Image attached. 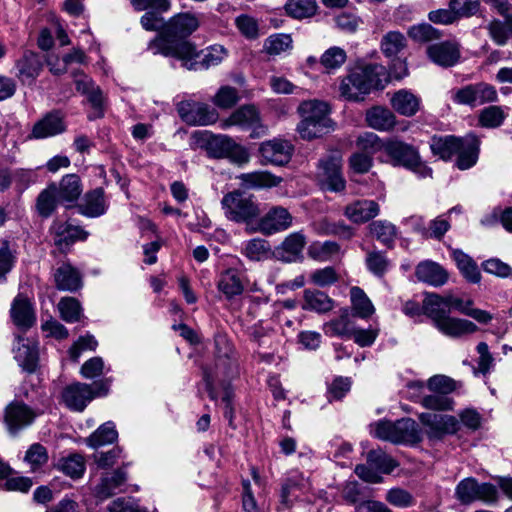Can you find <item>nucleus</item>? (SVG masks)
Here are the masks:
<instances>
[{
	"mask_svg": "<svg viewBox=\"0 0 512 512\" xmlns=\"http://www.w3.org/2000/svg\"><path fill=\"white\" fill-rule=\"evenodd\" d=\"M385 67L379 64L356 66L340 79L339 95L352 102L363 101L372 90L383 88Z\"/></svg>",
	"mask_w": 512,
	"mask_h": 512,
	"instance_id": "f257e3e1",
	"label": "nucleus"
},
{
	"mask_svg": "<svg viewBox=\"0 0 512 512\" xmlns=\"http://www.w3.org/2000/svg\"><path fill=\"white\" fill-rule=\"evenodd\" d=\"M215 363L203 369V379L211 400L217 399L215 384L224 383L237 372V353L226 334L217 333L214 336Z\"/></svg>",
	"mask_w": 512,
	"mask_h": 512,
	"instance_id": "f03ea898",
	"label": "nucleus"
},
{
	"mask_svg": "<svg viewBox=\"0 0 512 512\" xmlns=\"http://www.w3.org/2000/svg\"><path fill=\"white\" fill-rule=\"evenodd\" d=\"M430 149L443 160H450L453 155H457V168L466 170L473 167L478 160L480 140L474 134L465 137L434 136L430 142Z\"/></svg>",
	"mask_w": 512,
	"mask_h": 512,
	"instance_id": "7ed1b4c3",
	"label": "nucleus"
},
{
	"mask_svg": "<svg viewBox=\"0 0 512 512\" xmlns=\"http://www.w3.org/2000/svg\"><path fill=\"white\" fill-rule=\"evenodd\" d=\"M162 55L173 57L182 62L188 70H204L221 63L226 55L222 46H211L205 52H198L190 41L170 43L165 40L158 42Z\"/></svg>",
	"mask_w": 512,
	"mask_h": 512,
	"instance_id": "20e7f679",
	"label": "nucleus"
},
{
	"mask_svg": "<svg viewBox=\"0 0 512 512\" xmlns=\"http://www.w3.org/2000/svg\"><path fill=\"white\" fill-rule=\"evenodd\" d=\"M297 112L301 121L297 125V132L303 140H313L322 137L332 128V120L329 117L328 103L313 99L300 103Z\"/></svg>",
	"mask_w": 512,
	"mask_h": 512,
	"instance_id": "39448f33",
	"label": "nucleus"
},
{
	"mask_svg": "<svg viewBox=\"0 0 512 512\" xmlns=\"http://www.w3.org/2000/svg\"><path fill=\"white\" fill-rule=\"evenodd\" d=\"M192 138L203 146L212 158H229L237 164L249 161V153L227 135H213L207 131H195Z\"/></svg>",
	"mask_w": 512,
	"mask_h": 512,
	"instance_id": "423d86ee",
	"label": "nucleus"
},
{
	"mask_svg": "<svg viewBox=\"0 0 512 512\" xmlns=\"http://www.w3.org/2000/svg\"><path fill=\"white\" fill-rule=\"evenodd\" d=\"M374 437L394 444L417 443L421 440L418 424L411 418L395 422L380 420L370 425Z\"/></svg>",
	"mask_w": 512,
	"mask_h": 512,
	"instance_id": "0eeeda50",
	"label": "nucleus"
},
{
	"mask_svg": "<svg viewBox=\"0 0 512 512\" xmlns=\"http://www.w3.org/2000/svg\"><path fill=\"white\" fill-rule=\"evenodd\" d=\"M384 153L393 166H403L422 178L432 176V169L422 162L417 148L411 144L398 139H389L385 142Z\"/></svg>",
	"mask_w": 512,
	"mask_h": 512,
	"instance_id": "6e6552de",
	"label": "nucleus"
},
{
	"mask_svg": "<svg viewBox=\"0 0 512 512\" xmlns=\"http://www.w3.org/2000/svg\"><path fill=\"white\" fill-rule=\"evenodd\" d=\"M226 218L236 223H250L260 215L254 197L240 190L225 194L221 200Z\"/></svg>",
	"mask_w": 512,
	"mask_h": 512,
	"instance_id": "1a4fd4ad",
	"label": "nucleus"
},
{
	"mask_svg": "<svg viewBox=\"0 0 512 512\" xmlns=\"http://www.w3.org/2000/svg\"><path fill=\"white\" fill-rule=\"evenodd\" d=\"M200 26V20L195 14L185 12L174 15L166 22L164 31L161 37L153 40L149 48L153 50L154 54H162L159 49L158 42L165 40L170 43H178L180 41H187L193 32Z\"/></svg>",
	"mask_w": 512,
	"mask_h": 512,
	"instance_id": "9d476101",
	"label": "nucleus"
},
{
	"mask_svg": "<svg viewBox=\"0 0 512 512\" xmlns=\"http://www.w3.org/2000/svg\"><path fill=\"white\" fill-rule=\"evenodd\" d=\"M367 464H359L355 467L356 475L369 483H380L383 478L380 475L390 474L398 462L382 449H373L367 453Z\"/></svg>",
	"mask_w": 512,
	"mask_h": 512,
	"instance_id": "9b49d317",
	"label": "nucleus"
},
{
	"mask_svg": "<svg viewBox=\"0 0 512 512\" xmlns=\"http://www.w3.org/2000/svg\"><path fill=\"white\" fill-rule=\"evenodd\" d=\"M455 497L463 505H469L475 501L492 504L498 500V491L491 483H479L475 478L469 477L457 484Z\"/></svg>",
	"mask_w": 512,
	"mask_h": 512,
	"instance_id": "f8f14e48",
	"label": "nucleus"
},
{
	"mask_svg": "<svg viewBox=\"0 0 512 512\" xmlns=\"http://www.w3.org/2000/svg\"><path fill=\"white\" fill-rule=\"evenodd\" d=\"M94 385L97 391H94L91 385L86 383L77 382L67 386L62 392V399L66 406L71 410L80 412L94 397L107 394V383L96 382Z\"/></svg>",
	"mask_w": 512,
	"mask_h": 512,
	"instance_id": "ddd939ff",
	"label": "nucleus"
},
{
	"mask_svg": "<svg viewBox=\"0 0 512 512\" xmlns=\"http://www.w3.org/2000/svg\"><path fill=\"white\" fill-rule=\"evenodd\" d=\"M311 490L310 480L300 472H293L281 485L280 504L284 508H291L297 501H310Z\"/></svg>",
	"mask_w": 512,
	"mask_h": 512,
	"instance_id": "4468645a",
	"label": "nucleus"
},
{
	"mask_svg": "<svg viewBox=\"0 0 512 512\" xmlns=\"http://www.w3.org/2000/svg\"><path fill=\"white\" fill-rule=\"evenodd\" d=\"M341 495L347 503L356 505L355 512H391L381 502L367 500L368 487L357 481H347L342 487Z\"/></svg>",
	"mask_w": 512,
	"mask_h": 512,
	"instance_id": "2eb2a0df",
	"label": "nucleus"
},
{
	"mask_svg": "<svg viewBox=\"0 0 512 512\" xmlns=\"http://www.w3.org/2000/svg\"><path fill=\"white\" fill-rule=\"evenodd\" d=\"M258 151L262 164L284 166L289 163L292 158L294 145L287 139L275 137L262 142Z\"/></svg>",
	"mask_w": 512,
	"mask_h": 512,
	"instance_id": "dca6fc26",
	"label": "nucleus"
},
{
	"mask_svg": "<svg viewBox=\"0 0 512 512\" xmlns=\"http://www.w3.org/2000/svg\"><path fill=\"white\" fill-rule=\"evenodd\" d=\"M419 420L425 427L426 434L431 440H441L445 435L456 434L460 429L458 419L452 415L421 413Z\"/></svg>",
	"mask_w": 512,
	"mask_h": 512,
	"instance_id": "f3484780",
	"label": "nucleus"
},
{
	"mask_svg": "<svg viewBox=\"0 0 512 512\" xmlns=\"http://www.w3.org/2000/svg\"><path fill=\"white\" fill-rule=\"evenodd\" d=\"M36 417L35 410L21 400L10 402L4 410V423L11 435H17L30 426Z\"/></svg>",
	"mask_w": 512,
	"mask_h": 512,
	"instance_id": "a211bd4d",
	"label": "nucleus"
},
{
	"mask_svg": "<svg viewBox=\"0 0 512 512\" xmlns=\"http://www.w3.org/2000/svg\"><path fill=\"white\" fill-rule=\"evenodd\" d=\"M319 176L323 188L332 192H342L346 181L342 175V157L339 153H333L320 160Z\"/></svg>",
	"mask_w": 512,
	"mask_h": 512,
	"instance_id": "6ab92c4d",
	"label": "nucleus"
},
{
	"mask_svg": "<svg viewBox=\"0 0 512 512\" xmlns=\"http://www.w3.org/2000/svg\"><path fill=\"white\" fill-rule=\"evenodd\" d=\"M239 126L242 129H252V138L265 133L266 128L261 124L259 111L254 105H243L235 110L220 124L222 129Z\"/></svg>",
	"mask_w": 512,
	"mask_h": 512,
	"instance_id": "aec40b11",
	"label": "nucleus"
},
{
	"mask_svg": "<svg viewBox=\"0 0 512 512\" xmlns=\"http://www.w3.org/2000/svg\"><path fill=\"white\" fill-rule=\"evenodd\" d=\"M44 67L43 57L31 50H24L14 64L15 77L24 85H32Z\"/></svg>",
	"mask_w": 512,
	"mask_h": 512,
	"instance_id": "412c9836",
	"label": "nucleus"
},
{
	"mask_svg": "<svg viewBox=\"0 0 512 512\" xmlns=\"http://www.w3.org/2000/svg\"><path fill=\"white\" fill-rule=\"evenodd\" d=\"M65 115L60 110H52L44 114L32 127L29 139H46L60 135L66 131Z\"/></svg>",
	"mask_w": 512,
	"mask_h": 512,
	"instance_id": "4be33fe9",
	"label": "nucleus"
},
{
	"mask_svg": "<svg viewBox=\"0 0 512 512\" xmlns=\"http://www.w3.org/2000/svg\"><path fill=\"white\" fill-rule=\"evenodd\" d=\"M293 224V216L283 206H272L258 220V231L264 235H273L289 229Z\"/></svg>",
	"mask_w": 512,
	"mask_h": 512,
	"instance_id": "5701e85b",
	"label": "nucleus"
},
{
	"mask_svg": "<svg viewBox=\"0 0 512 512\" xmlns=\"http://www.w3.org/2000/svg\"><path fill=\"white\" fill-rule=\"evenodd\" d=\"M50 233L53 237L55 246L62 251L69 248L76 241H82L88 237L87 231H85L81 226L74 225L69 221H53L50 227Z\"/></svg>",
	"mask_w": 512,
	"mask_h": 512,
	"instance_id": "b1692460",
	"label": "nucleus"
},
{
	"mask_svg": "<svg viewBox=\"0 0 512 512\" xmlns=\"http://www.w3.org/2000/svg\"><path fill=\"white\" fill-rule=\"evenodd\" d=\"M178 112L183 121L193 126H207L218 120L217 111L204 103H182Z\"/></svg>",
	"mask_w": 512,
	"mask_h": 512,
	"instance_id": "393cba45",
	"label": "nucleus"
},
{
	"mask_svg": "<svg viewBox=\"0 0 512 512\" xmlns=\"http://www.w3.org/2000/svg\"><path fill=\"white\" fill-rule=\"evenodd\" d=\"M13 352L14 359L23 371L27 373H34L36 371L39 361L36 341L19 336L14 344Z\"/></svg>",
	"mask_w": 512,
	"mask_h": 512,
	"instance_id": "a878e982",
	"label": "nucleus"
},
{
	"mask_svg": "<svg viewBox=\"0 0 512 512\" xmlns=\"http://www.w3.org/2000/svg\"><path fill=\"white\" fill-rule=\"evenodd\" d=\"M109 208L103 188L98 187L85 193L80 204L77 205L78 212L88 218H97L104 215Z\"/></svg>",
	"mask_w": 512,
	"mask_h": 512,
	"instance_id": "bb28decb",
	"label": "nucleus"
},
{
	"mask_svg": "<svg viewBox=\"0 0 512 512\" xmlns=\"http://www.w3.org/2000/svg\"><path fill=\"white\" fill-rule=\"evenodd\" d=\"M426 53L433 63L442 67L454 66L460 58L459 46L452 41H443L429 45Z\"/></svg>",
	"mask_w": 512,
	"mask_h": 512,
	"instance_id": "cd10ccee",
	"label": "nucleus"
},
{
	"mask_svg": "<svg viewBox=\"0 0 512 512\" xmlns=\"http://www.w3.org/2000/svg\"><path fill=\"white\" fill-rule=\"evenodd\" d=\"M306 244V237L301 232L289 234L276 248L275 255L282 262L292 263L303 258L302 251Z\"/></svg>",
	"mask_w": 512,
	"mask_h": 512,
	"instance_id": "c85d7f7f",
	"label": "nucleus"
},
{
	"mask_svg": "<svg viewBox=\"0 0 512 512\" xmlns=\"http://www.w3.org/2000/svg\"><path fill=\"white\" fill-rule=\"evenodd\" d=\"M58 290L75 292L82 287V277L77 268L69 262H62L53 272Z\"/></svg>",
	"mask_w": 512,
	"mask_h": 512,
	"instance_id": "c756f323",
	"label": "nucleus"
},
{
	"mask_svg": "<svg viewBox=\"0 0 512 512\" xmlns=\"http://www.w3.org/2000/svg\"><path fill=\"white\" fill-rule=\"evenodd\" d=\"M380 212L374 200H358L346 206L344 215L354 223H365L375 218Z\"/></svg>",
	"mask_w": 512,
	"mask_h": 512,
	"instance_id": "7c9ffc66",
	"label": "nucleus"
},
{
	"mask_svg": "<svg viewBox=\"0 0 512 512\" xmlns=\"http://www.w3.org/2000/svg\"><path fill=\"white\" fill-rule=\"evenodd\" d=\"M354 327V315L348 309H342L338 317L324 324L323 331L330 337L351 338Z\"/></svg>",
	"mask_w": 512,
	"mask_h": 512,
	"instance_id": "2f4dec72",
	"label": "nucleus"
},
{
	"mask_svg": "<svg viewBox=\"0 0 512 512\" xmlns=\"http://www.w3.org/2000/svg\"><path fill=\"white\" fill-rule=\"evenodd\" d=\"M10 315L16 326L25 329L30 328L36 320L32 304L21 294L14 298Z\"/></svg>",
	"mask_w": 512,
	"mask_h": 512,
	"instance_id": "473e14b6",
	"label": "nucleus"
},
{
	"mask_svg": "<svg viewBox=\"0 0 512 512\" xmlns=\"http://www.w3.org/2000/svg\"><path fill=\"white\" fill-rule=\"evenodd\" d=\"M422 310L426 316H428L434 326H437L444 318H447L450 314V309L446 300L445 295L441 296L437 293L426 294Z\"/></svg>",
	"mask_w": 512,
	"mask_h": 512,
	"instance_id": "72a5a7b5",
	"label": "nucleus"
},
{
	"mask_svg": "<svg viewBox=\"0 0 512 512\" xmlns=\"http://www.w3.org/2000/svg\"><path fill=\"white\" fill-rule=\"evenodd\" d=\"M415 275L419 281L435 287L442 286L448 281V273L446 270L433 261H423L419 263L416 267Z\"/></svg>",
	"mask_w": 512,
	"mask_h": 512,
	"instance_id": "f704fd0d",
	"label": "nucleus"
},
{
	"mask_svg": "<svg viewBox=\"0 0 512 512\" xmlns=\"http://www.w3.org/2000/svg\"><path fill=\"white\" fill-rule=\"evenodd\" d=\"M126 480V473L122 469H117L113 473L103 476L100 483L95 487V497L101 501L110 498L121 491V487Z\"/></svg>",
	"mask_w": 512,
	"mask_h": 512,
	"instance_id": "c9c22d12",
	"label": "nucleus"
},
{
	"mask_svg": "<svg viewBox=\"0 0 512 512\" xmlns=\"http://www.w3.org/2000/svg\"><path fill=\"white\" fill-rule=\"evenodd\" d=\"M82 184L79 176L76 174L65 175L57 187V196L59 203L70 207L71 203L76 202L82 194Z\"/></svg>",
	"mask_w": 512,
	"mask_h": 512,
	"instance_id": "e433bc0d",
	"label": "nucleus"
},
{
	"mask_svg": "<svg viewBox=\"0 0 512 512\" xmlns=\"http://www.w3.org/2000/svg\"><path fill=\"white\" fill-rule=\"evenodd\" d=\"M390 103L397 113L406 117L414 116L420 109V98L405 89L395 92Z\"/></svg>",
	"mask_w": 512,
	"mask_h": 512,
	"instance_id": "4c0bfd02",
	"label": "nucleus"
},
{
	"mask_svg": "<svg viewBox=\"0 0 512 512\" xmlns=\"http://www.w3.org/2000/svg\"><path fill=\"white\" fill-rule=\"evenodd\" d=\"M442 334L458 338L464 335L472 334L477 331L478 327L473 322L448 316L444 318L437 326H435Z\"/></svg>",
	"mask_w": 512,
	"mask_h": 512,
	"instance_id": "58836bf2",
	"label": "nucleus"
},
{
	"mask_svg": "<svg viewBox=\"0 0 512 512\" xmlns=\"http://www.w3.org/2000/svg\"><path fill=\"white\" fill-rule=\"evenodd\" d=\"M334 301L323 291L306 289L303 293L301 308L316 313H327L332 310Z\"/></svg>",
	"mask_w": 512,
	"mask_h": 512,
	"instance_id": "ea45409f",
	"label": "nucleus"
},
{
	"mask_svg": "<svg viewBox=\"0 0 512 512\" xmlns=\"http://www.w3.org/2000/svg\"><path fill=\"white\" fill-rule=\"evenodd\" d=\"M217 288L227 299L240 295L244 290V286L239 272L232 268L223 271L219 275Z\"/></svg>",
	"mask_w": 512,
	"mask_h": 512,
	"instance_id": "a19ab883",
	"label": "nucleus"
},
{
	"mask_svg": "<svg viewBox=\"0 0 512 512\" xmlns=\"http://www.w3.org/2000/svg\"><path fill=\"white\" fill-rule=\"evenodd\" d=\"M367 124L379 131H389L396 124V117L389 109L384 107H373L366 113Z\"/></svg>",
	"mask_w": 512,
	"mask_h": 512,
	"instance_id": "79ce46f5",
	"label": "nucleus"
},
{
	"mask_svg": "<svg viewBox=\"0 0 512 512\" xmlns=\"http://www.w3.org/2000/svg\"><path fill=\"white\" fill-rule=\"evenodd\" d=\"M452 257L466 281L472 284H477L481 281V273L478 266L469 255L462 250L455 249L452 252Z\"/></svg>",
	"mask_w": 512,
	"mask_h": 512,
	"instance_id": "37998d69",
	"label": "nucleus"
},
{
	"mask_svg": "<svg viewBox=\"0 0 512 512\" xmlns=\"http://www.w3.org/2000/svg\"><path fill=\"white\" fill-rule=\"evenodd\" d=\"M350 298L352 303V315L363 319L369 318L375 311L374 306L365 292L354 286L350 289Z\"/></svg>",
	"mask_w": 512,
	"mask_h": 512,
	"instance_id": "c03bdc74",
	"label": "nucleus"
},
{
	"mask_svg": "<svg viewBox=\"0 0 512 512\" xmlns=\"http://www.w3.org/2000/svg\"><path fill=\"white\" fill-rule=\"evenodd\" d=\"M313 231L318 235H339L344 237H351L352 230L343 221H330L328 218H321L314 221L311 225Z\"/></svg>",
	"mask_w": 512,
	"mask_h": 512,
	"instance_id": "a18cd8bd",
	"label": "nucleus"
},
{
	"mask_svg": "<svg viewBox=\"0 0 512 512\" xmlns=\"http://www.w3.org/2000/svg\"><path fill=\"white\" fill-rule=\"evenodd\" d=\"M118 438L115 424L111 421L102 424L87 439L86 443L92 448H98L107 444H111Z\"/></svg>",
	"mask_w": 512,
	"mask_h": 512,
	"instance_id": "49530a36",
	"label": "nucleus"
},
{
	"mask_svg": "<svg viewBox=\"0 0 512 512\" xmlns=\"http://www.w3.org/2000/svg\"><path fill=\"white\" fill-rule=\"evenodd\" d=\"M56 469L72 479L82 477L85 472L84 457L80 454H72L58 460Z\"/></svg>",
	"mask_w": 512,
	"mask_h": 512,
	"instance_id": "de8ad7c7",
	"label": "nucleus"
},
{
	"mask_svg": "<svg viewBox=\"0 0 512 512\" xmlns=\"http://www.w3.org/2000/svg\"><path fill=\"white\" fill-rule=\"evenodd\" d=\"M284 8L290 17L305 19L316 14L318 5L316 0H287Z\"/></svg>",
	"mask_w": 512,
	"mask_h": 512,
	"instance_id": "09e8293b",
	"label": "nucleus"
},
{
	"mask_svg": "<svg viewBox=\"0 0 512 512\" xmlns=\"http://www.w3.org/2000/svg\"><path fill=\"white\" fill-rule=\"evenodd\" d=\"M238 179L241 181V185L247 189L272 187L277 184L276 177L264 171L243 173L238 176Z\"/></svg>",
	"mask_w": 512,
	"mask_h": 512,
	"instance_id": "8fccbe9b",
	"label": "nucleus"
},
{
	"mask_svg": "<svg viewBox=\"0 0 512 512\" xmlns=\"http://www.w3.org/2000/svg\"><path fill=\"white\" fill-rule=\"evenodd\" d=\"M56 193V184H51L38 195L36 209L41 217L48 218L54 212L57 203L59 202Z\"/></svg>",
	"mask_w": 512,
	"mask_h": 512,
	"instance_id": "3c124183",
	"label": "nucleus"
},
{
	"mask_svg": "<svg viewBox=\"0 0 512 512\" xmlns=\"http://www.w3.org/2000/svg\"><path fill=\"white\" fill-rule=\"evenodd\" d=\"M234 24L239 33L248 40H256L263 34L259 20L251 15H238Z\"/></svg>",
	"mask_w": 512,
	"mask_h": 512,
	"instance_id": "603ef678",
	"label": "nucleus"
},
{
	"mask_svg": "<svg viewBox=\"0 0 512 512\" xmlns=\"http://www.w3.org/2000/svg\"><path fill=\"white\" fill-rule=\"evenodd\" d=\"M373 237L387 247H391L397 235L396 227L387 220H377L369 224Z\"/></svg>",
	"mask_w": 512,
	"mask_h": 512,
	"instance_id": "864d4df0",
	"label": "nucleus"
},
{
	"mask_svg": "<svg viewBox=\"0 0 512 512\" xmlns=\"http://www.w3.org/2000/svg\"><path fill=\"white\" fill-rule=\"evenodd\" d=\"M339 251L340 246L335 241L314 242L308 248V255L317 261H328Z\"/></svg>",
	"mask_w": 512,
	"mask_h": 512,
	"instance_id": "5fc2aeb1",
	"label": "nucleus"
},
{
	"mask_svg": "<svg viewBox=\"0 0 512 512\" xmlns=\"http://www.w3.org/2000/svg\"><path fill=\"white\" fill-rule=\"evenodd\" d=\"M507 115L503 107L491 105L481 111L479 122L483 127L496 128L502 125Z\"/></svg>",
	"mask_w": 512,
	"mask_h": 512,
	"instance_id": "6e6d98bb",
	"label": "nucleus"
},
{
	"mask_svg": "<svg viewBox=\"0 0 512 512\" xmlns=\"http://www.w3.org/2000/svg\"><path fill=\"white\" fill-rule=\"evenodd\" d=\"M356 147L360 152L373 155L379 151H385V142L373 132H365L360 134L356 139Z\"/></svg>",
	"mask_w": 512,
	"mask_h": 512,
	"instance_id": "4d7b16f0",
	"label": "nucleus"
},
{
	"mask_svg": "<svg viewBox=\"0 0 512 512\" xmlns=\"http://www.w3.org/2000/svg\"><path fill=\"white\" fill-rule=\"evenodd\" d=\"M405 46V36L398 31L388 32L381 41V50L388 57L396 56Z\"/></svg>",
	"mask_w": 512,
	"mask_h": 512,
	"instance_id": "13d9d810",
	"label": "nucleus"
},
{
	"mask_svg": "<svg viewBox=\"0 0 512 512\" xmlns=\"http://www.w3.org/2000/svg\"><path fill=\"white\" fill-rule=\"evenodd\" d=\"M61 318L67 323H74L80 320L82 308L80 302L73 297H64L58 303Z\"/></svg>",
	"mask_w": 512,
	"mask_h": 512,
	"instance_id": "bf43d9fd",
	"label": "nucleus"
},
{
	"mask_svg": "<svg viewBox=\"0 0 512 512\" xmlns=\"http://www.w3.org/2000/svg\"><path fill=\"white\" fill-rule=\"evenodd\" d=\"M347 59L346 51L338 46L327 49L320 57V64L327 70H336L340 68Z\"/></svg>",
	"mask_w": 512,
	"mask_h": 512,
	"instance_id": "052dcab7",
	"label": "nucleus"
},
{
	"mask_svg": "<svg viewBox=\"0 0 512 512\" xmlns=\"http://www.w3.org/2000/svg\"><path fill=\"white\" fill-rule=\"evenodd\" d=\"M49 456L47 449L40 443L32 444L26 451L24 460L30 466L31 471L39 470L48 462Z\"/></svg>",
	"mask_w": 512,
	"mask_h": 512,
	"instance_id": "680f3d73",
	"label": "nucleus"
},
{
	"mask_svg": "<svg viewBox=\"0 0 512 512\" xmlns=\"http://www.w3.org/2000/svg\"><path fill=\"white\" fill-rule=\"evenodd\" d=\"M365 263L367 269L376 277H383L389 270L390 261L383 252L371 251L367 254Z\"/></svg>",
	"mask_w": 512,
	"mask_h": 512,
	"instance_id": "e2e57ef3",
	"label": "nucleus"
},
{
	"mask_svg": "<svg viewBox=\"0 0 512 512\" xmlns=\"http://www.w3.org/2000/svg\"><path fill=\"white\" fill-rule=\"evenodd\" d=\"M240 100L239 93L236 88L231 86H222L212 98L213 103L221 109H229Z\"/></svg>",
	"mask_w": 512,
	"mask_h": 512,
	"instance_id": "0e129e2a",
	"label": "nucleus"
},
{
	"mask_svg": "<svg viewBox=\"0 0 512 512\" xmlns=\"http://www.w3.org/2000/svg\"><path fill=\"white\" fill-rule=\"evenodd\" d=\"M292 47V38L288 34L270 35L264 43L266 52L270 55H278Z\"/></svg>",
	"mask_w": 512,
	"mask_h": 512,
	"instance_id": "69168bd1",
	"label": "nucleus"
},
{
	"mask_svg": "<svg viewBox=\"0 0 512 512\" xmlns=\"http://www.w3.org/2000/svg\"><path fill=\"white\" fill-rule=\"evenodd\" d=\"M423 407L430 410L447 411L452 410L454 402L446 395L434 392L433 394L424 396L421 400Z\"/></svg>",
	"mask_w": 512,
	"mask_h": 512,
	"instance_id": "338daca9",
	"label": "nucleus"
},
{
	"mask_svg": "<svg viewBox=\"0 0 512 512\" xmlns=\"http://www.w3.org/2000/svg\"><path fill=\"white\" fill-rule=\"evenodd\" d=\"M408 35L418 42H429L439 39L441 36L439 30L428 23L412 26L408 31Z\"/></svg>",
	"mask_w": 512,
	"mask_h": 512,
	"instance_id": "774afa93",
	"label": "nucleus"
}]
</instances>
